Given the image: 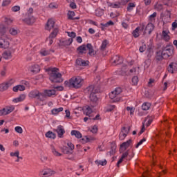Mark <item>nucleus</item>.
Returning a JSON list of instances; mask_svg holds the SVG:
<instances>
[{
    "label": "nucleus",
    "instance_id": "obj_1",
    "mask_svg": "<svg viewBox=\"0 0 177 177\" xmlns=\"http://www.w3.org/2000/svg\"><path fill=\"white\" fill-rule=\"evenodd\" d=\"M85 93L90 95V104L91 107H96L97 105V96H96V93H99V90L95 88L94 86H90L86 88Z\"/></svg>",
    "mask_w": 177,
    "mask_h": 177
},
{
    "label": "nucleus",
    "instance_id": "obj_2",
    "mask_svg": "<svg viewBox=\"0 0 177 177\" xmlns=\"http://www.w3.org/2000/svg\"><path fill=\"white\" fill-rule=\"evenodd\" d=\"M64 85L66 88H75L78 89L84 85V79L80 77H73L69 81H65Z\"/></svg>",
    "mask_w": 177,
    "mask_h": 177
},
{
    "label": "nucleus",
    "instance_id": "obj_3",
    "mask_svg": "<svg viewBox=\"0 0 177 177\" xmlns=\"http://www.w3.org/2000/svg\"><path fill=\"white\" fill-rule=\"evenodd\" d=\"M48 71H50L49 78L51 82H55V83L63 82V78H62V74L59 73V68H48Z\"/></svg>",
    "mask_w": 177,
    "mask_h": 177
},
{
    "label": "nucleus",
    "instance_id": "obj_4",
    "mask_svg": "<svg viewBox=\"0 0 177 177\" xmlns=\"http://www.w3.org/2000/svg\"><path fill=\"white\" fill-rule=\"evenodd\" d=\"M174 56V46H166L162 51V59H168Z\"/></svg>",
    "mask_w": 177,
    "mask_h": 177
},
{
    "label": "nucleus",
    "instance_id": "obj_5",
    "mask_svg": "<svg viewBox=\"0 0 177 177\" xmlns=\"http://www.w3.org/2000/svg\"><path fill=\"white\" fill-rule=\"evenodd\" d=\"M122 92V89L120 87L115 88L113 91L109 93V97L113 100V102H120L121 100V97H120V94Z\"/></svg>",
    "mask_w": 177,
    "mask_h": 177
},
{
    "label": "nucleus",
    "instance_id": "obj_6",
    "mask_svg": "<svg viewBox=\"0 0 177 177\" xmlns=\"http://www.w3.org/2000/svg\"><path fill=\"white\" fill-rule=\"evenodd\" d=\"M9 41L10 39L8 35H1L0 37V48L1 49H8L10 46V42Z\"/></svg>",
    "mask_w": 177,
    "mask_h": 177
},
{
    "label": "nucleus",
    "instance_id": "obj_7",
    "mask_svg": "<svg viewBox=\"0 0 177 177\" xmlns=\"http://www.w3.org/2000/svg\"><path fill=\"white\" fill-rule=\"evenodd\" d=\"M43 95L44 93H40L38 90H33L28 94V97H30V99H35V97H37L39 100L41 101L44 100V98H42Z\"/></svg>",
    "mask_w": 177,
    "mask_h": 177
},
{
    "label": "nucleus",
    "instance_id": "obj_8",
    "mask_svg": "<svg viewBox=\"0 0 177 177\" xmlns=\"http://www.w3.org/2000/svg\"><path fill=\"white\" fill-rule=\"evenodd\" d=\"M55 96H56V90L46 89L44 91L42 99H44V97H53Z\"/></svg>",
    "mask_w": 177,
    "mask_h": 177
},
{
    "label": "nucleus",
    "instance_id": "obj_9",
    "mask_svg": "<svg viewBox=\"0 0 177 177\" xmlns=\"http://www.w3.org/2000/svg\"><path fill=\"white\" fill-rule=\"evenodd\" d=\"M145 24L142 23L140 24V26L133 31L132 32L133 37H134V38H138L140 35L139 32H140V31H143V30H145Z\"/></svg>",
    "mask_w": 177,
    "mask_h": 177
},
{
    "label": "nucleus",
    "instance_id": "obj_10",
    "mask_svg": "<svg viewBox=\"0 0 177 177\" xmlns=\"http://www.w3.org/2000/svg\"><path fill=\"white\" fill-rule=\"evenodd\" d=\"M55 174H56V171L55 170L47 169L40 171V176L49 177L52 176V175H55Z\"/></svg>",
    "mask_w": 177,
    "mask_h": 177
},
{
    "label": "nucleus",
    "instance_id": "obj_11",
    "mask_svg": "<svg viewBox=\"0 0 177 177\" xmlns=\"http://www.w3.org/2000/svg\"><path fill=\"white\" fill-rule=\"evenodd\" d=\"M111 63L114 66H117V64H121L122 63V58L120 57V55H113L111 59Z\"/></svg>",
    "mask_w": 177,
    "mask_h": 177
},
{
    "label": "nucleus",
    "instance_id": "obj_12",
    "mask_svg": "<svg viewBox=\"0 0 177 177\" xmlns=\"http://www.w3.org/2000/svg\"><path fill=\"white\" fill-rule=\"evenodd\" d=\"M135 156V153L133 152V149H129L126 152H124L122 155L123 158H128V160H131Z\"/></svg>",
    "mask_w": 177,
    "mask_h": 177
},
{
    "label": "nucleus",
    "instance_id": "obj_13",
    "mask_svg": "<svg viewBox=\"0 0 177 177\" xmlns=\"http://www.w3.org/2000/svg\"><path fill=\"white\" fill-rule=\"evenodd\" d=\"M153 30H154V25L151 22L149 23L145 27L144 35L145 34H149V35H150V34L153 32Z\"/></svg>",
    "mask_w": 177,
    "mask_h": 177
},
{
    "label": "nucleus",
    "instance_id": "obj_14",
    "mask_svg": "<svg viewBox=\"0 0 177 177\" xmlns=\"http://www.w3.org/2000/svg\"><path fill=\"white\" fill-rule=\"evenodd\" d=\"M91 120H94V121H99L100 120H102V118H100V114H97L95 116H93V114L91 115H89L88 117H85L84 118V122H87V121H91Z\"/></svg>",
    "mask_w": 177,
    "mask_h": 177
},
{
    "label": "nucleus",
    "instance_id": "obj_15",
    "mask_svg": "<svg viewBox=\"0 0 177 177\" xmlns=\"http://www.w3.org/2000/svg\"><path fill=\"white\" fill-rule=\"evenodd\" d=\"M167 70L169 73L174 74V73H176L177 71V62H171L169 64Z\"/></svg>",
    "mask_w": 177,
    "mask_h": 177
},
{
    "label": "nucleus",
    "instance_id": "obj_16",
    "mask_svg": "<svg viewBox=\"0 0 177 177\" xmlns=\"http://www.w3.org/2000/svg\"><path fill=\"white\" fill-rule=\"evenodd\" d=\"M55 131V132H57V133L58 135V138H63V135H64V133H66L64 127H63V126H62V125L58 126Z\"/></svg>",
    "mask_w": 177,
    "mask_h": 177
},
{
    "label": "nucleus",
    "instance_id": "obj_17",
    "mask_svg": "<svg viewBox=\"0 0 177 177\" xmlns=\"http://www.w3.org/2000/svg\"><path fill=\"white\" fill-rule=\"evenodd\" d=\"M132 143V140H129L127 142H123L121 145H120V151H125V150H127V149H128V147H129V146H131V144Z\"/></svg>",
    "mask_w": 177,
    "mask_h": 177
},
{
    "label": "nucleus",
    "instance_id": "obj_18",
    "mask_svg": "<svg viewBox=\"0 0 177 177\" xmlns=\"http://www.w3.org/2000/svg\"><path fill=\"white\" fill-rule=\"evenodd\" d=\"M83 112L85 115L89 116L92 115L93 114V117H95V113H93L92 108H91V106H86L83 107Z\"/></svg>",
    "mask_w": 177,
    "mask_h": 177
},
{
    "label": "nucleus",
    "instance_id": "obj_19",
    "mask_svg": "<svg viewBox=\"0 0 177 177\" xmlns=\"http://www.w3.org/2000/svg\"><path fill=\"white\" fill-rule=\"evenodd\" d=\"M50 147L51 152L53 153V156H55V157H62V156H63L62 153L57 151V149H56V147H55L54 145H51Z\"/></svg>",
    "mask_w": 177,
    "mask_h": 177
},
{
    "label": "nucleus",
    "instance_id": "obj_20",
    "mask_svg": "<svg viewBox=\"0 0 177 177\" xmlns=\"http://www.w3.org/2000/svg\"><path fill=\"white\" fill-rule=\"evenodd\" d=\"M55 27V21L52 19L48 20L47 24L46 25V30L50 31L52 28Z\"/></svg>",
    "mask_w": 177,
    "mask_h": 177
},
{
    "label": "nucleus",
    "instance_id": "obj_21",
    "mask_svg": "<svg viewBox=\"0 0 177 177\" xmlns=\"http://www.w3.org/2000/svg\"><path fill=\"white\" fill-rule=\"evenodd\" d=\"M86 48L88 50L89 56H96V51L93 49V46L91 44H86Z\"/></svg>",
    "mask_w": 177,
    "mask_h": 177
},
{
    "label": "nucleus",
    "instance_id": "obj_22",
    "mask_svg": "<svg viewBox=\"0 0 177 177\" xmlns=\"http://www.w3.org/2000/svg\"><path fill=\"white\" fill-rule=\"evenodd\" d=\"M88 63H89V61H85L81 58H78L76 60V64H77V66H80L82 67H85L86 66H88Z\"/></svg>",
    "mask_w": 177,
    "mask_h": 177
},
{
    "label": "nucleus",
    "instance_id": "obj_23",
    "mask_svg": "<svg viewBox=\"0 0 177 177\" xmlns=\"http://www.w3.org/2000/svg\"><path fill=\"white\" fill-rule=\"evenodd\" d=\"M10 156L11 157H17V160H15L16 162H19V161H20V160H23V158L20 156V151H16L15 152H10Z\"/></svg>",
    "mask_w": 177,
    "mask_h": 177
},
{
    "label": "nucleus",
    "instance_id": "obj_24",
    "mask_svg": "<svg viewBox=\"0 0 177 177\" xmlns=\"http://www.w3.org/2000/svg\"><path fill=\"white\" fill-rule=\"evenodd\" d=\"M73 39L69 38L68 39L60 41L61 46H68L71 44H73Z\"/></svg>",
    "mask_w": 177,
    "mask_h": 177
},
{
    "label": "nucleus",
    "instance_id": "obj_25",
    "mask_svg": "<svg viewBox=\"0 0 177 177\" xmlns=\"http://www.w3.org/2000/svg\"><path fill=\"white\" fill-rule=\"evenodd\" d=\"M117 153V145L115 143H112L111 146V151L107 153L109 156H114Z\"/></svg>",
    "mask_w": 177,
    "mask_h": 177
},
{
    "label": "nucleus",
    "instance_id": "obj_26",
    "mask_svg": "<svg viewBox=\"0 0 177 177\" xmlns=\"http://www.w3.org/2000/svg\"><path fill=\"white\" fill-rule=\"evenodd\" d=\"M24 21L26 23V24H28L29 26L31 24H34L35 23V17L32 15H30L28 18H26L24 19Z\"/></svg>",
    "mask_w": 177,
    "mask_h": 177
},
{
    "label": "nucleus",
    "instance_id": "obj_27",
    "mask_svg": "<svg viewBox=\"0 0 177 177\" xmlns=\"http://www.w3.org/2000/svg\"><path fill=\"white\" fill-rule=\"evenodd\" d=\"M86 46L85 44H83L77 48V52L79 55H84V53H86Z\"/></svg>",
    "mask_w": 177,
    "mask_h": 177
},
{
    "label": "nucleus",
    "instance_id": "obj_28",
    "mask_svg": "<svg viewBox=\"0 0 177 177\" xmlns=\"http://www.w3.org/2000/svg\"><path fill=\"white\" fill-rule=\"evenodd\" d=\"M12 91L13 92H19V91H26V86H24V85L19 84L14 86L12 88Z\"/></svg>",
    "mask_w": 177,
    "mask_h": 177
},
{
    "label": "nucleus",
    "instance_id": "obj_29",
    "mask_svg": "<svg viewBox=\"0 0 177 177\" xmlns=\"http://www.w3.org/2000/svg\"><path fill=\"white\" fill-rule=\"evenodd\" d=\"M30 71H31V73H39V71H41V68L39 67V66L38 64H35L32 65L30 68Z\"/></svg>",
    "mask_w": 177,
    "mask_h": 177
},
{
    "label": "nucleus",
    "instance_id": "obj_30",
    "mask_svg": "<svg viewBox=\"0 0 177 177\" xmlns=\"http://www.w3.org/2000/svg\"><path fill=\"white\" fill-rule=\"evenodd\" d=\"M3 59L6 60H9V59H12V51L6 50L3 53Z\"/></svg>",
    "mask_w": 177,
    "mask_h": 177
},
{
    "label": "nucleus",
    "instance_id": "obj_31",
    "mask_svg": "<svg viewBox=\"0 0 177 177\" xmlns=\"http://www.w3.org/2000/svg\"><path fill=\"white\" fill-rule=\"evenodd\" d=\"M129 74H130V75H135L136 74H139V67L133 66L129 70Z\"/></svg>",
    "mask_w": 177,
    "mask_h": 177
},
{
    "label": "nucleus",
    "instance_id": "obj_32",
    "mask_svg": "<svg viewBox=\"0 0 177 177\" xmlns=\"http://www.w3.org/2000/svg\"><path fill=\"white\" fill-rule=\"evenodd\" d=\"M130 131H131V126L127 124H124V126L121 129V132L126 133V135H128Z\"/></svg>",
    "mask_w": 177,
    "mask_h": 177
},
{
    "label": "nucleus",
    "instance_id": "obj_33",
    "mask_svg": "<svg viewBox=\"0 0 177 177\" xmlns=\"http://www.w3.org/2000/svg\"><path fill=\"white\" fill-rule=\"evenodd\" d=\"M26 100V95L22 94L19 96V97L15 98L12 100L14 103H19V102H23V100Z\"/></svg>",
    "mask_w": 177,
    "mask_h": 177
},
{
    "label": "nucleus",
    "instance_id": "obj_34",
    "mask_svg": "<svg viewBox=\"0 0 177 177\" xmlns=\"http://www.w3.org/2000/svg\"><path fill=\"white\" fill-rule=\"evenodd\" d=\"M71 135L73 136H75V138H77V139H81V138H82V134H81V132H80L77 130L72 131Z\"/></svg>",
    "mask_w": 177,
    "mask_h": 177
},
{
    "label": "nucleus",
    "instance_id": "obj_35",
    "mask_svg": "<svg viewBox=\"0 0 177 177\" xmlns=\"http://www.w3.org/2000/svg\"><path fill=\"white\" fill-rule=\"evenodd\" d=\"M4 109L6 110V114L8 115V114H10V113L15 111V106H6Z\"/></svg>",
    "mask_w": 177,
    "mask_h": 177
},
{
    "label": "nucleus",
    "instance_id": "obj_36",
    "mask_svg": "<svg viewBox=\"0 0 177 177\" xmlns=\"http://www.w3.org/2000/svg\"><path fill=\"white\" fill-rule=\"evenodd\" d=\"M40 55L41 56H48V55H50V50H46V48H42L40 50Z\"/></svg>",
    "mask_w": 177,
    "mask_h": 177
},
{
    "label": "nucleus",
    "instance_id": "obj_37",
    "mask_svg": "<svg viewBox=\"0 0 177 177\" xmlns=\"http://www.w3.org/2000/svg\"><path fill=\"white\" fill-rule=\"evenodd\" d=\"M162 3H164L165 6H167V8L172 7V0H160Z\"/></svg>",
    "mask_w": 177,
    "mask_h": 177
},
{
    "label": "nucleus",
    "instance_id": "obj_38",
    "mask_svg": "<svg viewBox=\"0 0 177 177\" xmlns=\"http://www.w3.org/2000/svg\"><path fill=\"white\" fill-rule=\"evenodd\" d=\"M162 37L165 41H169L170 39L169 35H168V32L167 30H163L162 32Z\"/></svg>",
    "mask_w": 177,
    "mask_h": 177
},
{
    "label": "nucleus",
    "instance_id": "obj_39",
    "mask_svg": "<svg viewBox=\"0 0 177 177\" xmlns=\"http://www.w3.org/2000/svg\"><path fill=\"white\" fill-rule=\"evenodd\" d=\"M151 106V104L150 103L145 102L142 105V110L146 111L147 110H149Z\"/></svg>",
    "mask_w": 177,
    "mask_h": 177
},
{
    "label": "nucleus",
    "instance_id": "obj_40",
    "mask_svg": "<svg viewBox=\"0 0 177 177\" xmlns=\"http://www.w3.org/2000/svg\"><path fill=\"white\" fill-rule=\"evenodd\" d=\"M8 89H9V87H8L6 83H2L0 84V92H5V91H8Z\"/></svg>",
    "mask_w": 177,
    "mask_h": 177
},
{
    "label": "nucleus",
    "instance_id": "obj_41",
    "mask_svg": "<svg viewBox=\"0 0 177 177\" xmlns=\"http://www.w3.org/2000/svg\"><path fill=\"white\" fill-rule=\"evenodd\" d=\"M59 32V29L57 28H54L53 32L50 35V38H56L57 33Z\"/></svg>",
    "mask_w": 177,
    "mask_h": 177
},
{
    "label": "nucleus",
    "instance_id": "obj_42",
    "mask_svg": "<svg viewBox=\"0 0 177 177\" xmlns=\"http://www.w3.org/2000/svg\"><path fill=\"white\" fill-rule=\"evenodd\" d=\"M61 111H63V107H60V108H58V109H53L51 111V113L54 115H56L59 114V113H61Z\"/></svg>",
    "mask_w": 177,
    "mask_h": 177
},
{
    "label": "nucleus",
    "instance_id": "obj_43",
    "mask_svg": "<svg viewBox=\"0 0 177 177\" xmlns=\"http://www.w3.org/2000/svg\"><path fill=\"white\" fill-rule=\"evenodd\" d=\"M154 9H155V10H157L158 12H160V10H162V9H164V7L162 6V4H161L160 3H157L154 6Z\"/></svg>",
    "mask_w": 177,
    "mask_h": 177
},
{
    "label": "nucleus",
    "instance_id": "obj_44",
    "mask_svg": "<svg viewBox=\"0 0 177 177\" xmlns=\"http://www.w3.org/2000/svg\"><path fill=\"white\" fill-rule=\"evenodd\" d=\"M46 137L49 138L50 139H55L56 138V134L52 131H48L46 133Z\"/></svg>",
    "mask_w": 177,
    "mask_h": 177
},
{
    "label": "nucleus",
    "instance_id": "obj_45",
    "mask_svg": "<svg viewBox=\"0 0 177 177\" xmlns=\"http://www.w3.org/2000/svg\"><path fill=\"white\" fill-rule=\"evenodd\" d=\"M153 120H154V116H148L145 118V121H147V127H149V125L153 122Z\"/></svg>",
    "mask_w": 177,
    "mask_h": 177
},
{
    "label": "nucleus",
    "instance_id": "obj_46",
    "mask_svg": "<svg viewBox=\"0 0 177 177\" xmlns=\"http://www.w3.org/2000/svg\"><path fill=\"white\" fill-rule=\"evenodd\" d=\"M0 34L1 37H2V35H5L6 34V28L3 25L0 26Z\"/></svg>",
    "mask_w": 177,
    "mask_h": 177
},
{
    "label": "nucleus",
    "instance_id": "obj_47",
    "mask_svg": "<svg viewBox=\"0 0 177 177\" xmlns=\"http://www.w3.org/2000/svg\"><path fill=\"white\" fill-rule=\"evenodd\" d=\"M156 17H157V12H153L149 16V21L154 23L156 21Z\"/></svg>",
    "mask_w": 177,
    "mask_h": 177
},
{
    "label": "nucleus",
    "instance_id": "obj_48",
    "mask_svg": "<svg viewBox=\"0 0 177 177\" xmlns=\"http://www.w3.org/2000/svg\"><path fill=\"white\" fill-rule=\"evenodd\" d=\"M138 82H139V78L138 77V76L133 77V78L131 79L132 85L136 86L138 85Z\"/></svg>",
    "mask_w": 177,
    "mask_h": 177
},
{
    "label": "nucleus",
    "instance_id": "obj_49",
    "mask_svg": "<svg viewBox=\"0 0 177 177\" xmlns=\"http://www.w3.org/2000/svg\"><path fill=\"white\" fill-rule=\"evenodd\" d=\"M74 16H75V12H74V11H68V19L69 20H74Z\"/></svg>",
    "mask_w": 177,
    "mask_h": 177
},
{
    "label": "nucleus",
    "instance_id": "obj_50",
    "mask_svg": "<svg viewBox=\"0 0 177 177\" xmlns=\"http://www.w3.org/2000/svg\"><path fill=\"white\" fill-rule=\"evenodd\" d=\"M127 136H128V134L120 131V134H119V139L120 140H124V139H125V138H127Z\"/></svg>",
    "mask_w": 177,
    "mask_h": 177
},
{
    "label": "nucleus",
    "instance_id": "obj_51",
    "mask_svg": "<svg viewBox=\"0 0 177 177\" xmlns=\"http://www.w3.org/2000/svg\"><path fill=\"white\" fill-rule=\"evenodd\" d=\"M135 6H136V5H135L134 3H129L127 9L129 12H131V10H133V8H135Z\"/></svg>",
    "mask_w": 177,
    "mask_h": 177
},
{
    "label": "nucleus",
    "instance_id": "obj_52",
    "mask_svg": "<svg viewBox=\"0 0 177 177\" xmlns=\"http://www.w3.org/2000/svg\"><path fill=\"white\" fill-rule=\"evenodd\" d=\"M107 45H109V41L107 40H104L101 46L102 50H104L107 47Z\"/></svg>",
    "mask_w": 177,
    "mask_h": 177
},
{
    "label": "nucleus",
    "instance_id": "obj_53",
    "mask_svg": "<svg viewBox=\"0 0 177 177\" xmlns=\"http://www.w3.org/2000/svg\"><path fill=\"white\" fill-rule=\"evenodd\" d=\"M61 150L62 151L64 154H73V152L71 151H69L68 149H67V147H62L61 149Z\"/></svg>",
    "mask_w": 177,
    "mask_h": 177
},
{
    "label": "nucleus",
    "instance_id": "obj_54",
    "mask_svg": "<svg viewBox=\"0 0 177 177\" xmlns=\"http://www.w3.org/2000/svg\"><path fill=\"white\" fill-rule=\"evenodd\" d=\"M67 2L70 3V6L72 9H77V5L74 3V0H66Z\"/></svg>",
    "mask_w": 177,
    "mask_h": 177
},
{
    "label": "nucleus",
    "instance_id": "obj_55",
    "mask_svg": "<svg viewBox=\"0 0 177 177\" xmlns=\"http://www.w3.org/2000/svg\"><path fill=\"white\" fill-rule=\"evenodd\" d=\"M15 132H17V133H23V128H21V127L20 126H17L15 127Z\"/></svg>",
    "mask_w": 177,
    "mask_h": 177
},
{
    "label": "nucleus",
    "instance_id": "obj_56",
    "mask_svg": "<svg viewBox=\"0 0 177 177\" xmlns=\"http://www.w3.org/2000/svg\"><path fill=\"white\" fill-rule=\"evenodd\" d=\"M10 3H12L11 0H4V1H3L1 6H3V7L9 6V5H10Z\"/></svg>",
    "mask_w": 177,
    "mask_h": 177
},
{
    "label": "nucleus",
    "instance_id": "obj_57",
    "mask_svg": "<svg viewBox=\"0 0 177 177\" xmlns=\"http://www.w3.org/2000/svg\"><path fill=\"white\" fill-rule=\"evenodd\" d=\"M9 32L11 34V35H17V30H16L15 28H11L9 30Z\"/></svg>",
    "mask_w": 177,
    "mask_h": 177
},
{
    "label": "nucleus",
    "instance_id": "obj_58",
    "mask_svg": "<svg viewBox=\"0 0 177 177\" xmlns=\"http://www.w3.org/2000/svg\"><path fill=\"white\" fill-rule=\"evenodd\" d=\"M15 84V80L11 79L8 82H6V84L7 85L8 88H10V86H12V84Z\"/></svg>",
    "mask_w": 177,
    "mask_h": 177
},
{
    "label": "nucleus",
    "instance_id": "obj_59",
    "mask_svg": "<svg viewBox=\"0 0 177 177\" xmlns=\"http://www.w3.org/2000/svg\"><path fill=\"white\" fill-rule=\"evenodd\" d=\"M111 8H115L116 9H118L119 8H121V3H111L110 5Z\"/></svg>",
    "mask_w": 177,
    "mask_h": 177
},
{
    "label": "nucleus",
    "instance_id": "obj_60",
    "mask_svg": "<svg viewBox=\"0 0 177 177\" xmlns=\"http://www.w3.org/2000/svg\"><path fill=\"white\" fill-rule=\"evenodd\" d=\"M48 7L50 8V9H57V8H59V6H57V4L55 3H51L49 4Z\"/></svg>",
    "mask_w": 177,
    "mask_h": 177
},
{
    "label": "nucleus",
    "instance_id": "obj_61",
    "mask_svg": "<svg viewBox=\"0 0 177 177\" xmlns=\"http://www.w3.org/2000/svg\"><path fill=\"white\" fill-rule=\"evenodd\" d=\"M12 12H19L20 10V6H15L11 8Z\"/></svg>",
    "mask_w": 177,
    "mask_h": 177
},
{
    "label": "nucleus",
    "instance_id": "obj_62",
    "mask_svg": "<svg viewBox=\"0 0 177 177\" xmlns=\"http://www.w3.org/2000/svg\"><path fill=\"white\" fill-rule=\"evenodd\" d=\"M95 15L98 17H100L103 15V12L102 10L97 9L95 10Z\"/></svg>",
    "mask_w": 177,
    "mask_h": 177
},
{
    "label": "nucleus",
    "instance_id": "obj_63",
    "mask_svg": "<svg viewBox=\"0 0 177 177\" xmlns=\"http://www.w3.org/2000/svg\"><path fill=\"white\" fill-rule=\"evenodd\" d=\"M67 34H68V37L72 38V39H73V38H75V37H76L75 32H67Z\"/></svg>",
    "mask_w": 177,
    "mask_h": 177
},
{
    "label": "nucleus",
    "instance_id": "obj_64",
    "mask_svg": "<svg viewBox=\"0 0 177 177\" xmlns=\"http://www.w3.org/2000/svg\"><path fill=\"white\" fill-rule=\"evenodd\" d=\"M67 146L69 147L71 151L73 153V150H74V145L71 142H68Z\"/></svg>",
    "mask_w": 177,
    "mask_h": 177
}]
</instances>
